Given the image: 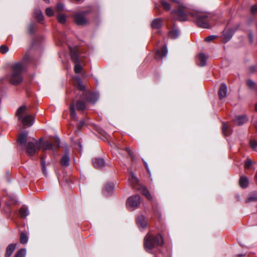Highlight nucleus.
Instances as JSON below:
<instances>
[{
  "instance_id": "f257e3e1",
  "label": "nucleus",
  "mask_w": 257,
  "mask_h": 257,
  "mask_svg": "<svg viewBox=\"0 0 257 257\" xmlns=\"http://www.w3.org/2000/svg\"><path fill=\"white\" fill-rule=\"evenodd\" d=\"M190 15L198 27L202 28H210L213 20V17L211 14L193 11Z\"/></svg>"
},
{
  "instance_id": "f03ea898",
  "label": "nucleus",
  "mask_w": 257,
  "mask_h": 257,
  "mask_svg": "<svg viewBox=\"0 0 257 257\" xmlns=\"http://www.w3.org/2000/svg\"><path fill=\"white\" fill-rule=\"evenodd\" d=\"M163 244V238L160 234L154 236L148 234L144 239V247L146 250L148 252L156 246L162 245Z\"/></svg>"
},
{
  "instance_id": "7ed1b4c3",
  "label": "nucleus",
  "mask_w": 257,
  "mask_h": 257,
  "mask_svg": "<svg viewBox=\"0 0 257 257\" xmlns=\"http://www.w3.org/2000/svg\"><path fill=\"white\" fill-rule=\"evenodd\" d=\"M23 69V66L22 63H18L13 65L12 73L7 76L11 83L17 84L22 81V72Z\"/></svg>"
},
{
  "instance_id": "20e7f679",
  "label": "nucleus",
  "mask_w": 257,
  "mask_h": 257,
  "mask_svg": "<svg viewBox=\"0 0 257 257\" xmlns=\"http://www.w3.org/2000/svg\"><path fill=\"white\" fill-rule=\"evenodd\" d=\"M27 112V107L25 105L20 106L16 112V115L19 120L22 122L24 125L31 126L33 124L34 118L29 114L24 115Z\"/></svg>"
},
{
  "instance_id": "39448f33",
  "label": "nucleus",
  "mask_w": 257,
  "mask_h": 257,
  "mask_svg": "<svg viewBox=\"0 0 257 257\" xmlns=\"http://www.w3.org/2000/svg\"><path fill=\"white\" fill-rule=\"evenodd\" d=\"M128 181L131 184L132 186L136 190H138L141 191V192L149 200H152L153 198L151 196L150 192L146 189V188L143 185H142L140 183L138 179L135 175V174L131 172L129 177Z\"/></svg>"
},
{
  "instance_id": "423d86ee",
  "label": "nucleus",
  "mask_w": 257,
  "mask_h": 257,
  "mask_svg": "<svg viewBox=\"0 0 257 257\" xmlns=\"http://www.w3.org/2000/svg\"><path fill=\"white\" fill-rule=\"evenodd\" d=\"M192 12H189L186 7L181 6L177 10L172 11V14L176 15L179 21L184 22L189 20V17H191L190 13Z\"/></svg>"
},
{
  "instance_id": "0eeeda50",
  "label": "nucleus",
  "mask_w": 257,
  "mask_h": 257,
  "mask_svg": "<svg viewBox=\"0 0 257 257\" xmlns=\"http://www.w3.org/2000/svg\"><path fill=\"white\" fill-rule=\"evenodd\" d=\"M41 145L42 139L39 140L33 139V141L29 142L27 146L28 155L31 156L34 155L40 149Z\"/></svg>"
},
{
  "instance_id": "6e6552de",
  "label": "nucleus",
  "mask_w": 257,
  "mask_h": 257,
  "mask_svg": "<svg viewBox=\"0 0 257 257\" xmlns=\"http://www.w3.org/2000/svg\"><path fill=\"white\" fill-rule=\"evenodd\" d=\"M60 146V140L59 139H55L54 142L53 144L51 143L49 141H46L44 143L42 142L41 147H42L44 151L47 150H51L54 152L56 149L58 148Z\"/></svg>"
},
{
  "instance_id": "1a4fd4ad",
  "label": "nucleus",
  "mask_w": 257,
  "mask_h": 257,
  "mask_svg": "<svg viewBox=\"0 0 257 257\" xmlns=\"http://www.w3.org/2000/svg\"><path fill=\"white\" fill-rule=\"evenodd\" d=\"M141 203V198L139 195H136L129 197L126 202V205L128 207H131L133 208L137 207Z\"/></svg>"
},
{
  "instance_id": "9d476101",
  "label": "nucleus",
  "mask_w": 257,
  "mask_h": 257,
  "mask_svg": "<svg viewBox=\"0 0 257 257\" xmlns=\"http://www.w3.org/2000/svg\"><path fill=\"white\" fill-rule=\"evenodd\" d=\"M234 31L229 28H226L223 31L222 37L224 43H226L232 38Z\"/></svg>"
},
{
  "instance_id": "9b49d317",
  "label": "nucleus",
  "mask_w": 257,
  "mask_h": 257,
  "mask_svg": "<svg viewBox=\"0 0 257 257\" xmlns=\"http://www.w3.org/2000/svg\"><path fill=\"white\" fill-rule=\"evenodd\" d=\"M75 21L78 25H83L87 22L83 13L76 14L75 16Z\"/></svg>"
},
{
  "instance_id": "f8f14e48",
  "label": "nucleus",
  "mask_w": 257,
  "mask_h": 257,
  "mask_svg": "<svg viewBox=\"0 0 257 257\" xmlns=\"http://www.w3.org/2000/svg\"><path fill=\"white\" fill-rule=\"evenodd\" d=\"M93 166L97 169L102 168L104 166V160L100 158H95L92 160Z\"/></svg>"
},
{
  "instance_id": "ddd939ff",
  "label": "nucleus",
  "mask_w": 257,
  "mask_h": 257,
  "mask_svg": "<svg viewBox=\"0 0 257 257\" xmlns=\"http://www.w3.org/2000/svg\"><path fill=\"white\" fill-rule=\"evenodd\" d=\"M247 118L245 115L236 116L233 119V122L235 124L240 125L246 122Z\"/></svg>"
},
{
  "instance_id": "4468645a",
  "label": "nucleus",
  "mask_w": 257,
  "mask_h": 257,
  "mask_svg": "<svg viewBox=\"0 0 257 257\" xmlns=\"http://www.w3.org/2000/svg\"><path fill=\"white\" fill-rule=\"evenodd\" d=\"M227 93V86L224 83L221 84L219 90L218 92V95L220 99H222L226 97Z\"/></svg>"
},
{
  "instance_id": "2eb2a0df",
  "label": "nucleus",
  "mask_w": 257,
  "mask_h": 257,
  "mask_svg": "<svg viewBox=\"0 0 257 257\" xmlns=\"http://www.w3.org/2000/svg\"><path fill=\"white\" fill-rule=\"evenodd\" d=\"M74 85L79 90H83L85 88L84 85L82 84L81 80L79 76H76L73 79Z\"/></svg>"
},
{
  "instance_id": "dca6fc26",
  "label": "nucleus",
  "mask_w": 257,
  "mask_h": 257,
  "mask_svg": "<svg viewBox=\"0 0 257 257\" xmlns=\"http://www.w3.org/2000/svg\"><path fill=\"white\" fill-rule=\"evenodd\" d=\"M99 97L98 94L96 93L89 92L87 94V99L92 103H94Z\"/></svg>"
},
{
  "instance_id": "f3484780",
  "label": "nucleus",
  "mask_w": 257,
  "mask_h": 257,
  "mask_svg": "<svg viewBox=\"0 0 257 257\" xmlns=\"http://www.w3.org/2000/svg\"><path fill=\"white\" fill-rule=\"evenodd\" d=\"M137 224L139 227L144 228L147 225L145 218L143 215L139 216L137 220Z\"/></svg>"
},
{
  "instance_id": "a211bd4d",
  "label": "nucleus",
  "mask_w": 257,
  "mask_h": 257,
  "mask_svg": "<svg viewBox=\"0 0 257 257\" xmlns=\"http://www.w3.org/2000/svg\"><path fill=\"white\" fill-rule=\"evenodd\" d=\"M239 184L241 188H246L249 184V181L248 178L245 176H242L240 177Z\"/></svg>"
},
{
  "instance_id": "6ab92c4d",
  "label": "nucleus",
  "mask_w": 257,
  "mask_h": 257,
  "mask_svg": "<svg viewBox=\"0 0 257 257\" xmlns=\"http://www.w3.org/2000/svg\"><path fill=\"white\" fill-rule=\"evenodd\" d=\"M208 57L203 53H200L198 56V62L200 66H204L206 63Z\"/></svg>"
},
{
  "instance_id": "aec40b11",
  "label": "nucleus",
  "mask_w": 257,
  "mask_h": 257,
  "mask_svg": "<svg viewBox=\"0 0 257 257\" xmlns=\"http://www.w3.org/2000/svg\"><path fill=\"white\" fill-rule=\"evenodd\" d=\"M28 135V133L27 132H24L21 134L18 138V142L22 146H25L27 138Z\"/></svg>"
},
{
  "instance_id": "412c9836",
  "label": "nucleus",
  "mask_w": 257,
  "mask_h": 257,
  "mask_svg": "<svg viewBox=\"0 0 257 257\" xmlns=\"http://www.w3.org/2000/svg\"><path fill=\"white\" fill-rule=\"evenodd\" d=\"M16 247V244H11L7 248L6 256L10 257L13 253Z\"/></svg>"
},
{
  "instance_id": "4be33fe9",
  "label": "nucleus",
  "mask_w": 257,
  "mask_h": 257,
  "mask_svg": "<svg viewBox=\"0 0 257 257\" xmlns=\"http://www.w3.org/2000/svg\"><path fill=\"white\" fill-rule=\"evenodd\" d=\"M70 55L72 60L74 63L79 62V57L77 52L75 50H70Z\"/></svg>"
},
{
  "instance_id": "5701e85b",
  "label": "nucleus",
  "mask_w": 257,
  "mask_h": 257,
  "mask_svg": "<svg viewBox=\"0 0 257 257\" xmlns=\"http://www.w3.org/2000/svg\"><path fill=\"white\" fill-rule=\"evenodd\" d=\"M162 20L160 19H156L153 21L151 25L153 29H158L162 26Z\"/></svg>"
},
{
  "instance_id": "b1692460",
  "label": "nucleus",
  "mask_w": 257,
  "mask_h": 257,
  "mask_svg": "<svg viewBox=\"0 0 257 257\" xmlns=\"http://www.w3.org/2000/svg\"><path fill=\"white\" fill-rule=\"evenodd\" d=\"M61 164L63 166L67 167L69 164V157L68 154H65V155L62 158L61 160Z\"/></svg>"
},
{
  "instance_id": "393cba45",
  "label": "nucleus",
  "mask_w": 257,
  "mask_h": 257,
  "mask_svg": "<svg viewBox=\"0 0 257 257\" xmlns=\"http://www.w3.org/2000/svg\"><path fill=\"white\" fill-rule=\"evenodd\" d=\"M168 53V50L166 46L163 47L160 50L157 51V55L159 56L162 58L165 57Z\"/></svg>"
},
{
  "instance_id": "a878e982",
  "label": "nucleus",
  "mask_w": 257,
  "mask_h": 257,
  "mask_svg": "<svg viewBox=\"0 0 257 257\" xmlns=\"http://www.w3.org/2000/svg\"><path fill=\"white\" fill-rule=\"evenodd\" d=\"M251 201H257V192H252L246 199V202H250Z\"/></svg>"
},
{
  "instance_id": "bb28decb",
  "label": "nucleus",
  "mask_w": 257,
  "mask_h": 257,
  "mask_svg": "<svg viewBox=\"0 0 257 257\" xmlns=\"http://www.w3.org/2000/svg\"><path fill=\"white\" fill-rule=\"evenodd\" d=\"M76 108L78 110H83L86 108V103L82 100H78L76 103Z\"/></svg>"
},
{
  "instance_id": "cd10ccee",
  "label": "nucleus",
  "mask_w": 257,
  "mask_h": 257,
  "mask_svg": "<svg viewBox=\"0 0 257 257\" xmlns=\"http://www.w3.org/2000/svg\"><path fill=\"white\" fill-rule=\"evenodd\" d=\"M19 213L21 217H26L29 214V210L26 207H22L19 210Z\"/></svg>"
},
{
  "instance_id": "c85d7f7f",
  "label": "nucleus",
  "mask_w": 257,
  "mask_h": 257,
  "mask_svg": "<svg viewBox=\"0 0 257 257\" xmlns=\"http://www.w3.org/2000/svg\"><path fill=\"white\" fill-rule=\"evenodd\" d=\"M35 17L40 22L44 19V16L42 11L40 10H36L35 13Z\"/></svg>"
},
{
  "instance_id": "c756f323",
  "label": "nucleus",
  "mask_w": 257,
  "mask_h": 257,
  "mask_svg": "<svg viewBox=\"0 0 257 257\" xmlns=\"http://www.w3.org/2000/svg\"><path fill=\"white\" fill-rule=\"evenodd\" d=\"M28 237L24 233H21L20 235V241L22 244L26 243L28 242Z\"/></svg>"
},
{
  "instance_id": "7c9ffc66",
  "label": "nucleus",
  "mask_w": 257,
  "mask_h": 257,
  "mask_svg": "<svg viewBox=\"0 0 257 257\" xmlns=\"http://www.w3.org/2000/svg\"><path fill=\"white\" fill-rule=\"evenodd\" d=\"M179 35V32L176 30H173L170 32L169 37L171 39H176Z\"/></svg>"
},
{
  "instance_id": "2f4dec72",
  "label": "nucleus",
  "mask_w": 257,
  "mask_h": 257,
  "mask_svg": "<svg viewBox=\"0 0 257 257\" xmlns=\"http://www.w3.org/2000/svg\"><path fill=\"white\" fill-rule=\"evenodd\" d=\"M229 126L227 123H223L222 132L225 136L229 134Z\"/></svg>"
},
{
  "instance_id": "473e14b6",
  "label": "nucleus",
  "mask_w": 257,
  "mask_h": 257,
  "mask_svg": "<svg viewBox=\"0 0 257 257\" xmlns=\"http://www.w3.org/2000/svg\"><path fill=\"white\" fill-rule=\"evenodd\" d=\"M70 116H71V118L74 119H76L77 115L75 111L74 105L73 104H71L70 106Z\"/></svg>"
},
{
  "instance_id": "72a5a7b5",
  "label": "nucleus",
  "mask_w": 257,
  "mask_h": 257,
  "mask_svg": "<svg viewBox=\"0 0 257 257\" xmlns=\"http://www.w3.org/2000/svg\"><path fill=\"white\" fill-rule=\"evenodd\" d=\"M26 250L25 248L21 249L16 254L15 257H25Z\"/></svg>"
},
{
  "instance_id": "f704fd0d",
  "label": "nucleus",
  "mask_w": 257,
  "mask_h": 257,
  "mask_svg": "<svg viewBox=\"0 0 257 257\" xmlns=\"http://www.w3.org/2000/svg\"><path fill=\"white\" fill-rule=\"evenodd\" d=\"M161 5L163 6L164 9L166 11H169L171 9V6L169 3L168 2L165 1H161Z\"/></svg>"
},
{
  "instance_id": "c9c22d12",
  "label": "nucleus",
  "mask_w": 257,
  "mask_h": 257,
  "mask_svg": "<svg viewBox=\"0 0 257 257\" xmlns=\"http://www.w3.org/2000/svg\"><path fill=\"white\" fill-rule=\"evenodd\" d=\"M44 157H42L41 158V163L42 165V169L44 174H46V167L45 161H44Z\"/></svg>"
},
{
  "instance_id": "e433bc0d",
  "label": "nucleus",
  "mask_w": 257,
  "mask_h": 257,
  "mask_svg": "<svg viewBox=\"0 0 257 257\" xmlns=\"http://www.w3.org/2000/svg\"><path fill=\"white\" fill-rule=\"evenodd\" d=\"M76 64L74 67V72L76 73H79L81 72L82 69V66L80 65L79 62L78 63H75Z\"/></svg>"
},
{
  "instance_id": "4c0bfd02",
  "label": "nucleus",
  "mask_w": 257,
  "mask_h": 257,
  "mask_svg": "<svg viewBox=\"0 0 257 257\" xmlns=\"http://www.w3.org/2000/svg\"><path fill=\"white\" fill-rule=\"evenodd\" d=\"M57 19L59 23L64 24L66 21V16L64 15H59L57 16Z\"/></svg>"
},
{
  "instance_id": "58836bf2",
  "label": "nucleus",
  "mask_w": 257,
  "mask_h": 257,
  "mask_svg": "<svg viewBox=\"0 0 257 257\" xmlns=\"http://www.w3.org/2000/svg\"><path fill=\"white\" fill-rule=\"evenodd\" d=\"M45 13L48 17H52L54 15V11L51 8H47L46 9Z\"/></svg>"
},
{
  "instance_id": "ea45409f",
  "label": "nucleus",
  "mask_w": 257,
  "mask_h": 257,
  "mask_svg": "<svg viewBox=\"0 0 257 257\" xmlns=\"http://www.w3.org/2000/svg\"><path fill=\"white\" fill-rule=\"evenodd\" d=\"M252 161L250 159L247 158L244 164V167L246 169H248L250 166L252 165Z\"/></svg>"
},
{
  "instance_id": "a19ab883",
  "label": "nucleus",
  "mask_w": 257,
  "mask_h": 257,
  "mask_svg": "<svg viewBox=\"0 0 257 257\" xmlns=\"http://www.w3.org/2000/svg\"><path fill=\"white\" fill-rule=\"evenodd\" d=\"M9 50L8 47L6 45H2L0 47V52L3 54L6 53Z\"/></svg>"
},
{
  "instance_id": "79ce46f5",
  "label": "nucleus",
  "mask_w": 257,
  "mask_h": 257,
  "mask_svg": "<svg viewBox=\"0 0 257 257\" xmlns=\"http://www.w3.org/2000/svg\"><path fill=\"white\" fill-rule=\"evenodd\" d=\"M247 86L250 88H254L255 87V83L251 80H248L246 82Z\"/></svg>"
},
{
  "instance_id": "37998d69",
  "label": "nucleus",
  "mask_w": 257,
  "mask_h": 257,
  "mask_svg": "<svg viewBox=\"0 0 257 257\" xmlns=\"http://www.w3.org/2000/svg\"><path fill=\"white\" fill-rule=\"evenodd\" d=\"M216 38V36L215 35H211L207 37L205 39V41L206 42H210L215 39Z\"/></svg>"
},
{
  "instance_id": "c03bdc74",
  "label": "nucleus",
  "mask_w": 257,
  "mask_h": 257,
  "mask_svg": "<svg viewBox=\"0 0 257 257\" xmlns=\"http://www.w3.org/2000/svg\"><path fill=\"white\" fill-rule=\"evenodd\" d=\"M113 188V184L110 183L109 184H107L105 187V189L106 191H111Z\"/></svg>"
},
{
  "instance_id": "a18cd8bd",
  "label": "nucleus",
  "mask_w": 257,
  "mask_h": 257,
  "mask_svg": "<svg viewBox=\"0 0 257 257\" xmlns=\"http://www.w3.org/2000/svg\"><path fill=\"white\" fill-rule=\"evenodd\" d=\"M250 146L252 149H254L257 147V142L255 140H250Z\"/></svg>"
},
{
  "instance_id": "49530a36",
  "label": "nucleus",
  "mask_w": 257,
  "mask_h": 257,
  "mask_svg": "<svg viewBox=\"0 0 257 257\" xmlns=\"http://www.w3.org/2000/svg\"><path fill=\"white\" fill-rule=\"evenodd\" d=\"M64 8V6L62 4H58L56 6V9L58 11H61Z\"/></svg>"
},
{
  "instance_id": "de8ad7c7",
  "label": "nucleus",
  "mask_w": 257,
  "mask_h": 257,
  "mask_svg": "<svg viewBox=\"0 0 257 257\" xmlns=\"http://www.w3.org/2000/svg\"><path fill=\"white\" fill-rule=\"evenodd\" d=\"M250 11L252 14L255 13L257 11V6L254 5L252 6Z\"/></svg>"
},
{
  "instance_id": "09e8293b",
  "label": "nucleus",
  "mask_w": 257,
  "mask_h": 257,
  "mask_svg": "<svg viewBox=\"0 0 257 257\" xmlns=\"http://www.w3.org/2000/svg\"><path fill=\"white\" fill-rule=\"evenodd\" d=\"M126 151L133 158V152L131 151V150L128 148H127Z\"/></svg>"
},
{
  "instance_id": "8fccbe9b",
  "label": "nucleus",
  "mask_w": 257,
  "mask_h": 257,
  "mask_svg": "<svg viewBox=\"0 0 257 257\" xmlns=\"http://www.w3.org/2000/svg\"><path fill=\"white\" fill-rule=\"evenodd\" d=\"M144 165H145V167H146V169L147 170L148 172V173H150V171H149V169H148V164H147L146 163V162H144Z\"/></svg>"
},
{
  "instance_id": "3c124183",
  "label": "nucleus",
  "mask_w": 257,
  "mask_h": 257,
  "mask_svg": "<svg viewBox=\"0 0 257 257\" xmlns=\"http://www.w3.org/2000/svg\"><path fill=\"white\" fill-rule=\"evenodd\" d=\"M249 38H250V41H252V40H253V37H252V35H251V34L250 35V36H249Z\"/></svg>"
},
{
  "instance_id": "603ef678",
  "label": "nucleus",
  "mask_w": 257,
  "mask_h": 257,
  "mask_svg": "<svg viewBox=\"0 0 257 257\" xmlns=\"http://www.w3.org/2000/svg\"><path fill=\"white\" fill-rule=\"evenodd\" d=\"M81 126H82L84 124V122L83 121L80 122Z\"/></svg>"
},
{
  "instance_id": "864d4df0",
  "label": "nucleus",
  "mask_w": 257,
  "mask_h": 257,
  "mask_svg": "<svg viewBox=\"0 0 257 257\" xmlns=\"http://www.w3.org/2000/svg\"><path fill=\"white\" fill-rule=\"evenodd\" d=\"M46 3H49V0H44Z\"/></svg>"
},
{
  "instance_id": "5fc2aeb1",
  "label": "nucleus",
  "mask_w": 257,
  "mask_h": 257,
  "mask_svg": "<svg viewBox=\"0 0 257 257\" xmlns=\"http://www.w3.org/2000/svg\"><path fill=\"white\" fill-rule=\"evenodd\" d=\"M78 146L80 147V148L81 149V144H80V143H78Z\"/></svg>"
},
{
  "instance_id": "6e6d98bb",
  "label": "nucleus",
  "mask_w": 257,
  "mask_h": 257,
  "mask_svg": "<svg viewBox=\"0 0 257 257\" xmlns=\"http://www.w3.org/2000/svg\"><path fill=\"white\" fill-rule=\"evenodd\" d=\"M59 40L60 42H62L64 41V40H63V39H60L59 38Z\"/></svg>"
},
{
  "instance_id": "4d7b16f0",
  "label": "nucleus",
  "mask_w": 257,
  "mask_h": 257,
  "mask_svg": "<svg viewBox=\"0 0 257 257\" xmlns=\"http://www.w3.org/2000/svg\"><path fill=\"white\" fill-rule=\"evenodd\" d=\"M255 110L257 111V104L255 105Z\"/></svg>"
},
{
  "instance_id": "13d9d810",
  "label": "nucleus",
  "mask_w": 257,
  "mask_h": 257,
  "mask_svg": "<svg viewBox=\"0 0 257 257\" xmlns=\"http://www.w3.org/2000/svg\"><path fill=\"white\" fill-rule=\"evenodd\" d=\"M75 1H76V2H79L81 1V0H75Z\"/></svg>"
}]
</instances>
